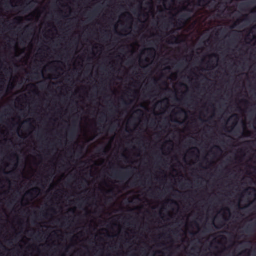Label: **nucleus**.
Returning a JSON list of instances; mask_svg holds the SVG:
<instances>
[{
    "label": "nucleus",
    "instance_id": "obj_1",
    "mask_svg": "<svg viewBox=\"0 0 256 256\" xmlns=\"http://www.w3.org/2000/svg\"><path fill=\"white\" fill-rule=\"evenodd\" d=\"M13 176H107V175H94V174H85V175H76V174H74V175H72V174H68V175H65V174H61V175H54V174H52V175H43V174H40V175H34V174H32V175H26V174H21V175H14ZM108 176H160V175H156V174H154V175H141V174H140V175H108Z\"/></svg>",
    "mask_w": 256,
    "mask_h": 256
},
{
    "label": "nucleus",
    "instance_id": "obj_2",
    "mask_svg": "<svg viewBox=\"0 0 256 256\" xmlns=\"http://www.w3.org/2000/svg\"><path fill=\"white\" fill-rule=\"evenodd\" d=\"M167 164V161L165 160H162V158H160V160H156L154 163V166L158 167L160 164L162 166H164Z\"/></svg>",
    "mask_w": 256,
    "mask_h": 256
},
{
    "label": "nucleus",
    "instance_id": "obj_3",
    "mask_svg": "<svg viewBox=\"0 0 256 256\" xmlns=\"http://www.w3.org/2000/svg\"><path fill=\"white\" fill-rule=\"evenodd\" d=\"M18 157L16 154H14L12 156H10V157L9 158V160L10 161H12L14 162H18Z\"/></svg>",
    "mask_w": 256,
    "mask_h": 256
},
{
    "label": "nucleus",
    "instance_id": "obj_4",
    "mask_svg": "<svg viewBox=\"0 0 256 256\" xmlns=\"http://www.w3.org/2000/svg\"><path fill=\"white\" fill-rule=\"evenodd\" d=\"M254 225H256V222L254 224L249 225L248 226H247V228H246V232H253L254 231Z\"/></svg>",
    "mask_w": 256,
    "mask_h": 256
},
{
    "label": "nucleus",
    "instance_id": "obj_5",
    "mask_svg": "<svg viewBox=\"0 0 256 256\" xmlns=\"http://www.w3.org/2000/svg\"><path fill=\"white\" fill-rule=\"evenodd\" d=\"M244 144L247 146H250L251 145H254V141H251V140H248V141H246L244 142Z\"/></svg>",
    "mask_w": 256,
    "mask_h": 256
},
{
    "label": "nucleus",
    "instance_id": "obj_6",
    "mask_svg": "<svg viewBox=\"0 0 256 256\" xmlns=\"http://www.w3.org/2000/svg\"><path fill=\"white\" fill-rule=\"evenodd\" d=\"M2 178H4V177H2ZM33 177H4V178H32ZM38 178V177H36Z\"/></svg>",
    "mask_w": 256,
    "mask_h": 256
},
{
    "label": "nucleus",
    "instance_id": "obj_7",
    "mask_svg": "<svg viewBox=\"0 0 256 256\" xmlns=\"http://www.w3.org/2000/svg\"><path fill=\"white\" fill-rule=\"evenodd\" d=\"M218 178H219L220 177H217ZM224 178H226V177H223ZM230 178H256V177H230Z\"/></svg>",
    "mask_w": 256,
    "mask_h": 256
},
{
    "label": "nucleus",
    "instance_id": "obj_8",
    "mask_svg": "<svg viewBox=\"0 0 256 256\" xmlns=\"http://www.w3.org/2000/svg\"><path fill=\"white\" fill-rule=\"evenodd\" d=\"M188 18V15L187 14H184L181 16V18L182 20L186 19Z\"/></svg>",
    "mask_w": 256,
    "mask_h": 256
},
{
    "label": "nucleus",
    "instance_id": "obj_9",
    "mask_svg": "<svg viewBox=\"0 0 256 256\" xmlns=\"http://www.w3.org/2000/svg\"><path fill=\"white\" fill-rule=\"evenodd\" d=\"M148 51H149V52H150V54L151 53L154 54V53H155V52H156L155 50H154V48H150V49H148Z\"/></svg>",
    "mask_w": 256,
    "mask_h": 256
},
{
    "label": "nucleus",
    "instance_id": "obj_10",
    "mask_svg": "<svg viewBox=\"0 0 256 256\" xmlns=\"http://www.w3.org/2000/svg\"><path fill=\"white\" fill-rule=\"evenodd\" d=\"M107 154V151L105 148L102 150V154L105 155Z\"/></svg>",
    "mask_w": 256,
    "mask_h": 256
},
{
    "label": "nucleus",
    "instance_id": "obj_11",
    "mask_svg": "<svg viewBox=\"0 0 256 256\" xmlns=\"http://www.w3.org/2000/svg\"><path fill=\"white\" fill-rule=\"evenodd\" d=\"M206 2V0H200L198 2H199V5L200 6V2H203V3H205Z\"/></svg>",
    "mask_w": 256,
    "mask_h": 256
},
{
    "label": "nucleus",
    "instance_id": "obj_12",
    "mask_svg": "<svg viewBox=\"0 0 256 256\" xmlns=\"http://www.w3.org/2000/svg\"><path fill=\"white\" fill-rule=\"evenodd\" d=\"M215 148H216V150H218L220 152H222V150L220 149V148L219 146H216Z\"/></svg>",
    "mask_w": 256,
    "mask_h": 256
},
{
    "label": "nucleus",
    "instance_id": "obj_13",
    "mask_svg": "<svg viewBox=\"0 0 256 256\" xmlns=\"http://www.w3.org/2000/svg\"><path fill=\"white\" fill-rule=\"evenodd\" d=\"M122 157L124 158L125 160H127L128 159V157H127L126 156L122 154Z\"/></svg>",
    "mask_w": 256,
    "mask_h": 256
},
{
    "label": "nucleus",
    "instance_id": "obj_14",
    "mask_svg": "<svg viewBox=\"0 0 256 256\" xmlns=\"http://www.w3.org/2000/svg\"><path fill=\"white\" fill-rule=\"evenodd\" d=\"M242 6H248V4L247 3H246V4H242L241 5Z\"/></svg>",
    "mask_w": 256,
    "mask_h": 256
},
{
    "label": "nucleus",
    "instance_id": "obj_15",
    "mask_svg": "<svg viewBox=\"0 0 256 256\" xmlns=\"http://www.w3.org/2000/svg\"><path fill=\"white\" fill-rule=\"evenodd\" d=\"M190 154H191L192 156H193L195 154L194 152H191Z\"/></svg>",
    "mask_w": 256,
    "mask_h": 256
},
{
    "label": "nucleus",
    "instance_id": "obj_16",
    "mask_svg": "<svg viewBox=\"0 0 256 256\" xmlns=\"http://www.w3.org/2000/svg\"><path fill=\"white\" fill-rule=\"evenodd\" d=\"M181 112L186 113L185 110H182V109L181 110Z\"/></svg>",
    "mask_w": 256,
    "mask_h": 256
},
{
    "label": "nucleus",
    "instance_id": "obj_17",
    "mask_svg": "<svg viewBox=\"0 0 256 256\" xmlns=\"http://www.w3.org/2000/svg\"><path fill=\"white\" fill-rule=\"evenodd\" d=\"M193 148L196 150L198 151V149L196 148Z\"/></svg>",
    "mask_w": 256,
    "mask_h": 256
},
{
    "label": "nucleus",
    "instance_id": "obj_18",
    "mask_svg": "<svg viewBox=\"0 0 256 256\" xmlns=\"http://www.w3.org/2000/svg\"><path fill=\"white\" fill-rule=\"evenodd\" d=\"M138 112H140L141 113L142 112V111L140 110H138Z\"/></svg>",
    "mask_w": 256,
    "mask_h": 256
},
{
    "label": "nucleus",
    "instance_id": "obj_19",
    "mask_svg": "<svg viewBox=\"0 0 256 256\" xmlns=\"http://www.w3.org/2000/svg\"><path fill=\"white\" fill-rule=\"evenodd\" d=\"M246 20H248V16H246Z\"/></svg>",
    "mask_w": 256,
    "mask_h": 256
},
{
    "label": "nucleus",
    "instance_id": "obj_20",
    "mask_svg": "<svg viewBox=\"0 0 256 256\" xmlns=\"http://www.w3.org/2000/svg\"><path fill=\"white\" fill-rule=\"evenodd\" d=\"M129 15H130V19H131V20H132V16H131L130 14H129Z\"/></svg>",
    "mask_w": 256,
    "mask_h": 256
},
{
    "label": "nucleus",
    "instance_id": "obj_21",
    "mask_svg": "<svg viewBox=\"0 0 256 256\" xmlns=\"http://www.w3.org/2000/svg\"><path fill=\"white\" fill-rule=\"evenodd\" d=\"M172 38V39H175V40H176V38L175 36H173V37Z\"/></svg>",
    "mask_w": 256,
    "mask_h": 256
},
{
    "label": "nucleus",
    "instance_id": "obj_22",
    "mask_svg": "<svg viewBox=\"0 0 256 256\" xmlns=\"http://www.w3.org/2000/svg\"><path fill=\"white\" fill-rule=\"evenodd\" d=\"M250 188L252 189V190L256 191V190L254 188Z\"/></svg>",
    "mask_w": 256,
    "mask_h": 256
},
{
    "label": "nucleus",
    "instance_id": "obj_23",
    "mask_svg": "<svg viewBox=\"0 0 256 256\" xmlns=\"http://www.w3.org/2000/svg\"><path fill=\"white\" fill-rule=\"evenodd\" d=\"M37 190L36 188L32 189V190L34 191V190Z\"/></svg>",
    "mask_w": 256,
    "mask_h": 256
},
{
    "label": "nucleus",
    "instance_id": "obj_24",
    "mask_svg": "<svg viewBox=\"0 0 256 256\" xmlns=\"http://www.w3.org/2000/svg\"><path fill=\"white\" fill-rule=\"evenodd\" d=\"M124 104H126V105L128 104H127L126 102H124Z\"/></svg>",
    "mask_w": 256,
    "mask_h": 256
},
{
    "label": "nucleus",
    "instance_id": "obj_25",
    "mask_svg": "<svg viewBox=\"0 0 256 256\" xmlns=\"http://www.w3.org/2000/svg\"><path fill=\"white\" fill-rule=\"evenodd\" d=\"M254 28H256V26H254Z\"/></svg>",
    "mask_w": 256,
    "mask_h": 256
}]
</instances>
